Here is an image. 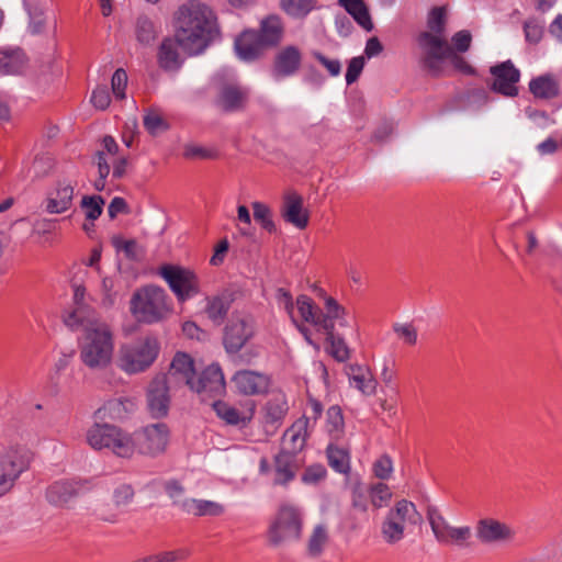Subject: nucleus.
<instances>
[{
    "label": "nucleus",
    "instance_id": "nucleus-21",
    "mask_svg": "<svg viewBox=\"0 0 562 562\" xmlns=\"http://www.w3.org/2000/svg\"><path fill=\"white\" fill-rule=\"evenodd\" d=\"M232 382L236 390L244 395H259L268 391L270 386V378L254 370H239L233 378Z\"/></svg>",
    "mask_w": 562,
    "mask_h": 562
},
{
    "label": "nucleus",
    "instance_id": "nucleus-64",
    "mask_svg": "<svg viewBox=\"0 0 562 562\" xmlns=\"http://www.w3.org/2000/svg\"><path fill=\"white\" fill-rule=\"evenodd\" d=\"M237 220L239 222V232L244 236H249L250 233V225H251V216L249 213V210L245 205H239L237 207Z\"/></svg>",
    "mask_w": 562,
    "mask_h": 562
},
{
    "label": "nucleus",
    "instance_id": "nucleus-32",
    "mask_svg": "<svg viewBox=\"0 0 562 562\" xmlns=\"http://www.w3.org/2000/svg\"><path fill=\"white\" fill-rule=\"evenodd\" d=\"M247 101V93L237 85L231 83L224 86L218 94V105L227 112L243 109Z\"/></svg>",
    "mask_w": 562,
    "mask_h": 562
},
{
    "label": "nucleus",
    "instance_id": "nucleus-18",
    "mask_svg": "<svg viewBox=\"0 0 562 562\" xmlns=\"http://www.w3.org/2000/svg\"><path fill=\"white\" fill-rule=\"evenodd\" d=\"M324 299V307L321 310L319 319L317 321V329L324 333L336 331V326L347 327L348 312L333 296L322 294Z\"/></svg>",
    "mask_w": 562,
    "mask_h": 562
},
{
    "label": "nucleus",
    "instance_id": "nucleus-7",
    "mask_svg": "<svg viewBox=\"0 0 562 562\" xmlns=\"http://www.w3.org/2000/svg\"><path fill=\"white\" fill-rule=\"evenodd\" d=\"M422 517L414 503L401 499L387 512L381 525V535L389 544L400 542L409 526H415Z\"/></svg>",
    "mask_w": 562,
    "mask_h": 562
},
{
    "label": "nucleus",
    "instance_id": "nucleus-41",
    "mask_svg": "<svg viewBox=\"0 0 562 562\" xmlns=\"http://www.w3.org/2000/svg\"><path fill=\"white\" fill-rule=\"evenodd\" d=\"M25 64L24 53L20 49L0 53V74L14 75L20 72Z\"/></svg>",
    "mask_w": 562,
    "mask_h": 562
},
{
    "label": "nucleus",
    "instance_id": "nucleus-17",
    "mask_svg": "<svg viewBox=\"0 0 562 562\" xmlns=\"http://www.w3.org/2000/svg\"><path fill=\"white\" fill-rule=\"evenodd\" d=\"M254 335V322L249 316L232 317L224 334V347L228 353L239 351Z\"/></svg>",
    "mask_w": 562,
    "mask_h": 562
},
{
    "label": "nucleus",
    "instance_id": "nucleus-12",
    "mask_svg": "<svg viewBox=\"0 0 562 562\" xmlns=\"http://www.w3.org/2000/svg\"><path fill=\"white\" fill-rule=\"evenodd\" d=\"M427 518L436 540L443 544L464 546L472 531L468 526L453 527L436 508H429Z\"/></svg>",
    "mask_w": 562,
    "mask_h": 562
},
{
    "label": "nucleus",
    "instance_id": "nucleus-3",
    "mask_svg": "<svg viewBox=\"0 0 562 562\" xmlns=\"http://www.w3.org/2000/svg\"><path fill=\"white\" fill-rule=\"evenodd\" d=\"M130 311L137 322L154 324L165 319L171 313L172 305L162 288L150 284L133 293Z\"/></svg>",
    "mask_w": 562,
    "mask_h": 562
},
{
    "label": "nucleus",
    "instance_id": "nucleus-27",
    "mask_svg": "<svg viewBox=\"0 0 562 562\" xmlns=\"http://www.w3.org/2000/svg\"><path fill=\"white\" fill-rule=\"evenodd\" d=\"M345 373L349 385L357 389L361 394L370 396L375 393L376 381L368 367L350 363L345 367Z\"/></svg>",
    "mask_w": 562,
    "mask_h": 562
},
{
    "label": "nucleus",
    "instance_id": "nucleus-19",
    "mask_svg": "<svg viewBox=\"0 0 562 562\" xmlns=\"http://www.w3.org/2000/svg\"><path fill=\"white\" fill-rule=\"evenodd\" d=\"M199 394L220 396L225 393L226 383L221 367L212 363L201 373L198 380H193L190 387Z\"/></svg>",
    "mask_w": 562,
    "mask_h": 562
},
{
    "label": "nucleus",
    "instance_id": "nucleus-53",
    "mask_svg": "<svg viewBox=\"0 0 562 562\" xmlns=\"http://www.w3.org/2000/svg\"><path fill=\"white\" fill-rule=\"evenodd\" d=\"M144 126L151 135H157L168 128L166 121L155 111H149L144 116Z\"/></svg>",
    "mask_w": 562,
    "mask_h": 562
},
{
    "label": "nucleus",
    "instance_id": "nucleus-59",
    "mask_svg": "<svg viewBox=\"0 0 562 562\" xmlns=\"http://www.w3.org/2000/svg\"><path fill=\"white\" fill-rule=\"evenodd\" d=\"M326 476V469L322 464H313L305 469L302 481L306 484H316Z\"/></svg>",
    "mask_w": 562,
    "mask_h": 562
},
{
    "label": "nucleus",
    "instance_id": "nucleus-48",
    "mask_svg": "<svg viewBox=\"0 0 562 562\" xmlns=\"http://www.w3.org/2000/svg\"><path fill=\"white\" fill-rule=\"evenodd\" d=\"M86 218L95 221L102 214L104 200L100 195H85L80 202Z\"/></svg>",
    "mask_w": 562,
    "mask_h": 562
},
{
    "label": "nucleus",
    "instance_id": "nucleus-29",
    "mask_svg": "<svg viewBox=\"0 0 562 562\" xmlns=\"http://www.w3.org/2000/svg\"><path fill=\"white\" fill-rule=\"evenodd\" d=\"M282 216L295 227L303 229L308 224V212L303 206L302 198L296 193H290L284 198Z\"/></svg>",
    "mask_w": 562,
    "mask_h": 562
},
{
    "label": "nucleus",
    "instance_id": "nucleus-33",
    "mask_svg": "<svg viewBox=\"0 0 562 562\" xmlns=\"http://www.w3.org/2000/svg\"><path fill=\"white\" fill-rule=\"evenodd\" d=\"M134 33L140 45L149 46L157 40L160 25L153 18L143 13L135 20Z\"/></svg>",
    "mask_w": 562,
    "mask_h": 562
},
{
    "label": "nucleus",
    "instance_id": "nucleus-15",
    "mask_svg": "<svg viewBox=\"0 0 562 562\" xmlns=\"http://www.w3.org/2000/svg\"><path fill=\"white\" fill-rule=\"evenodd\" d=\"M92 488L89 481L82 480H58L53 482L46 490V499L57 507H65L74 498L83 495Z\"/></svg>",
    "mask_w": 562,
    "mask_h": 562
},
{
    "label": "nucleus",
    "instance_id": "nucleus-43",
    "mask_svg": "<svg viewBox=\"0 0 562 562\" xmlns=\"http://www.w3.org/2000/svg\"><path fill=\"white\" fill-rule=\"evenodd\" d=\"M328 528L325 525H316L307 541V551L312 557H318L328 544Z\"/></svg>",
    "mask_w": 562,
    "mask_h": 562
},
{
    "label": "nucleus",
    "instance_id": "nucleus-44",
    "mask_svg": "<svg viewBox=\"0 0 562 562\" xmlns=\"http://www.w3.org/2000/svg\"><path fill=\"white\" fill-rule=\"evenodd\" d=\"M327 458L329 465L338 473L347 474L350 470L349 453L333 443L327 447Z\"/></svg>",
    "mask_w": 562,
    "mask_h": 562
},
{
    "label": "nucleus",
    "instance_id": "nucleus-55",
    "mask_svg": "<svg viewBox=\"0 0 562 562\" xmlns=\"http://www.w3.org/2000/svg\"><path fill=\"white\" fill-rule=\"evenodd\" d=\"M373 473L380 480H387L391 477L393 473V462L392 459L383 454L379 459H376L373 463Z\"/></svg>",
    "mask_w": 562,
    "mask_h": 562
},
{
    "label": "nucleus",
    "instance_id": "nucleus-26",
    "mask_svg": "<svg viewBox=\"0 0 562 562\" xmlns=\"http://www.w3.org/2000/svg\"><path fill=\"white\" fill-rule=\"evenodd\" d=\"M310 434V418H299L291 427H289L282 438L283 452L296 454L300 452Z\"/></svg>",
    "mask_w": 562,
    "mask_h": 562
},
{
    "label": "nucleus",
    "instance_id": "nucleus-38",
    "mask_svg": "<svg viewBox=\"0 0 562 562\" xmlns=\"http://www.w3.org/2000/svg\"><path fill=\"white\" fill-rule=\"evenodd\" d=\"M338 3L362 26L366 31L373 29L369 10L362 0H338Z\"/></svg>",
    "mask_w": 562,
    "mask_h": 562
},
{
    "label": "nucleus",
    "instance_id": "nucleus-46",
    "mask_svg": "<svg viewBox=\"0 0 562 562\" xmlns=\"http://www.w3.org/2000/svg\"><path fill=\"white\" fill-rule=\"evenodd\" d=\"M317 0H281V8L291 16L303 18L316 5Z\"/></svg>",
    "mask_w": 562,
    "mask_h": 562
},
{
    "label": "nucleus",
    "instance_id": "nucleus-60",
    "mask_svg": "<svg viewBox=\"0 0 562 562\" xmlns=\"http://www.w3.org/2000/svg\"><path fill=\"white\" fill-rule=\"evenodd\" d=\"M276 300H277L278 306L280 308H283L288 313V315L291 317L292 322L295 323V318L293 316L294 304H293V299H292V295L290 294V292H288L286 290H284L282 288L278 289L276 292Z\"/></svg>",
    "mask_w": 562,
    "mask_h": 562
},
{
    "label": "nucleus",
    "instance_id": "nucleus-50",
    "mask_svg": "<svg viewBox=\"0 0 562 562\" xmlns=\"http://www.w3.org/2000/svg\"><path fill=\"white\" fill-rule=\"evenodd\" d=\"M428 30L424 33H436L446 35V10L445 8H434L427 20Z\"/></svg>",
    "mask_w": 562,
    "mask_h": 562
},
{
    "label": "nucleus",
    "instance_id": "nucleus-5",
    "mask_svg": "<svg viewBox=\"0 0 562 562\" xmlns=\"http://www.w3.org/2000/svg\"><path fill=\"white\" fill-rule=\"evenodd\" d=\"M160 345L155 337H145L132 344L121 346L117 367L127 374L146 371L157 359Z\"/></svg>",
    "mask_w": 562,
    "mask_h": 562
},
{
    "label": "nucleus",
    "instance_id": "nucleus-6",
    "mask_svg": "<svg viewBox=\"0 0 562 562\" xmlns=\"http://www.w3.org/2000/svg\"><path fill=\"white\" fill-rule=\"evenodd\" d=\"M303 522L304 516L300 507L289 503L280 505L270 522L268 541L274 547L299 541L302 537Z\"/></svg>",
    "mask_w": 562,
    "mask_h": 562
},
{
    "label": "nucleus",
    "instance_id": "nucleus-57",
    "mask_svg": "<svg viewBox=\"0 0 562 562\" xmlns=\"http://www.w3.org/2000/svg\"><path fill=\"white\" fill-rule=\"evenodd\" d=\"M165 491L172 499V504L181 509V504L189 498L184 497V488L177 481H169L165 484Z\"/></svg>",
    "mask_w": 562,
    "mask_h": 562
},
{
    "label": "nucleus",
    "instance_id": "nucleus-58",
    "mask_svg": "<svg viewBox=\"0 0 562 562\" xmlns=\"http://www.w3.org/2000/svg\"><path fill=\"white\" fill-rule=\"evenodd\" d=\"M471 42H472L471 33L467 30H462V31L457 32L452 36V38H451L452 45H450V46L452 47L454 53L456 52L465 53L470 48Z\"/></svg>",
    "mask_w": 562,
    "mask_h": 562
},
{
    "label": "nucleus",
    "instance_id": "nucleus-51",
    "mask_svg": "<svg viewBox=\"0 0 562 562\" xmlns=\"http://www.w3.org/2000/svg\"><path fill=\"white\" fill-rule=\"evenodd\" d=\"M371 504L375 508L385 506L392 498L390 487L384 483H376L371 485L369 490Z\"/></svg>",
    "mask_w": 562,
    "mask_h": 562
},
{
    "label": "nucleus",
    "instance_id": "nucleus-45",
    "mask_svg": "<svg viewBox=\"0 0 562 562\" xmlns=\"http://www.w3.org/2000/svg\"><path fill=\"white\" fill-rule=\"evenodd\" d=\"M296 307L303 321L317 328L321 308L315 305L313 300L307 295H300L296 299Z\"/></svg>",
    "mask_w": 562,
    "mask_h": 562
},
{
    "label": "nucleus",
    "instance_id": "nucleus-35",
    "mask_svg": "<svg viewBox=\"0 0 562 562\" xmlns=\"http://www.w3.org/2000/svg\"><path fill=\"white\" fill-rule=\"evenodd\" d=\"M179 43L172 38H165L158 49V64L168 71H176L181 67V59L178 53Z\"/></svg>",
    "mask_w": 562,
    "mask_h": 562
},
{
    "label": "nucleus",
    "instance_id": "nucleus-2",
    "mask_svg": "<svg viewBox=\"0 0 562 562\" xmlns=\"http://www.w3.org/2000/svg\"><path fill=\"white\" fill-rule=\"evenodd\" d=\"M175 36L179 45L189 54H201L216 30L215 15L204 3L190 0L173 13Z\"/></svg>",
    "mask_w": 562,
    "mask_h": 562
},
{
    "label": "nucleus",
    "instance_id": "nucleus-9",
    "mask_svg": "<svg viewBox=\"0 0 562 562\" xmlns=\"http://www.w3.org/2000/svg\"><path fill=\"white\" fill-rule=\"evenodd\" d=\"M77 180L68 176L56 177L47 187L41 203L43 211L49 215H60L72 210Z\"/></svg>",
    "mask_w": 562,
    "mask_h": 562
},
{
    "label": "nucleus",
    "instance_id": "nucleus-47",
    "mask_svg": "<svg viewBox=\"0 0 562 562\" xmlns=\"http://www.w3.org/2000/svg\"><path fill=\"white\" fill-rule=\"evenodd\" d=\"M101 304L104 307H112L120 295V281L114 278L105 277L101 283Z\"/></svg>",
    "mask_w": 562,
    "mask_h": 562
},
{
    "label": "nucleus",
    "instance_id": "nucleus-1",
    "mask_svg": "<svg viewBox=\"0 0 562 562\" xmlns=\"http://www.w3.org/2000/svg\"><path fill=\"white\" fill-rule=\"evenodd\" d=\"M72 292V305L63 314L64 324L72 331L81 330L78 338L81 363L93 371L105 370L114 357V330L89 304L83 285L74 284Z\"/></svg>",
    "mask_w": 562,
    "mask_h": 562
},
{
    "label": "nucleus",
    "instance_id": "nucleus-16",
    "mask_svg": "<svg viewBox=\"0 0 562 562\" xmlns=\"http://www.w3.org/2000/svg\"><path fill=\"white\" fill-rule=\"evenodd\" d=\"M492 75L491 90L504 97L513 98L518 94L517 83L520 71L510 60L499 63L490 69Z\"/></svg>",
    "mask_w": 562,
    "mask_h": 562
},
{
    "label": "nucleus",
    "instance_id": "nucleus-24",
    "mask_svg": "<svg viewBox=\"0 0 562 562\" xmlns=\"http://www.w3.org/2000/svg\"><path fill=\"white\" fill-rule=\"evenodd\" d=\"M194 366L192 358L183 352H178L170 364V368L167 373L162 374L168 379L170 383H172L176 387L188 385L191 387V384L194 380Z\"/></svg>",
    "mask_w": 562,
    "mask_h": 562
},
{
    "label": "nucleus",
    "instance_id": "nucleus-20",
    "mask_svg": "<svg viewBox=\"0 0 562 562\" xmlns=\"http://www.w3.org/2000/svg\"><path fill=\"white\" fill-rule=\"evenodd\" d=\"M301 63V50L292 45L285 46L274 57L271 76L277 81L291 77L297 72Z\"/></svg>",
    "mask_w": 562,
    "mask_h": 562
},
{
    "label": "nucleus",
    "instance_id": "nucleus-22",
    "mask_svg": "<svg viewBox=\"0 0 562 562\" xmlns=\"http://www.w3.org/2000/svg\"><path fill=\"white\" fill-rule=\"evenodd\" d=\"M289 411L283 393H274L262 407V424L267 435H273L282 424Z\"/></svg>",
    "mask_w": 562,
    "mask_h": 562
},
{
    "label": "nucleus",
    "instance_id": "nucleus-39",
    "mask_svg": "<svg viewBox=\"0 0 562 562\" xmlns=\"http://www.w3.org/2000/svg\"><path fill=\"white\" fill-rule=\"evenodd\" d=\"M327 342V352L338 362H346L351 357V350L344 337L336 331L324 333Z\"/></svg>",
    "mask_w": 562,
    "mask_h": 562
},
{
    "label": "nucleus",
    "instance_id": "nucleus-14",
    "mask_svg": "<svg viewBox=\"0 0 562 562\" xmlns=\"http://www.w3.org/2000/svg\"><path fill=\"white\" fill-rule=\"evenodd\" d=\"M134 442L135 448L143 454L162 453L169 442V428L164 423L148 425L136 434Z\"/></svg>",
    "mask_w": 562,
    "mask_h": 562
},
{
    "label": "nucleus",
    "instance_id": "nucleus-25",
    "mask_svg": "<svg viewBox=\"0 0 562 562\" xmlns=\"http://www.w3.org/2000/svg\"><path fill=\"white\" fill-rule=\"evenodd\" d=\"M268 47L256 31H245L235 41V50L239 59L254 61L260 58Z\"/></svg>",
    "mask_w": 562,
    "mask_h": 562
},
{
    "label": "nucleus",
    "instance_id": "nucleus-8",
    "mask_svg": "<svg viewBox=\"0 0 562 562\" xmlns=\"http://www.w3.org/2000/svg\"><path fill=\"white\" fill-rule=\"evenodd\" d=\"M30 467L27 450L20 445L0 448V497L10 493Z\"/></svg>",
    "mask_w": 562,
    "mask_h": 562
},
{
    "label": "nucleus",
    "instance_id": "nucleus-11",
    "mask_svg": "<svg viewBox=\"0 0 562 562\" xmlns=\"http://www.w3.org/2000/svg\"><path fill=\"white\" fill-rule=\"evenodd\" d=\"M417 43L422 52V65L432 75H438L445 60L453 56V49L446 35L420 33Z\"/></svg>",
    "mask_w": 562,
    "mask_h": 562
},
{
    "label": "nucleus",
    "instance_id": "nucleus-54",
    "mask_svg": "<svg viewBox=\"0 0 562 562\" xmlns=\"http://www.w3.org/2000/svg\"><path fill=\"white\" fill-rule=\"evenodd\" d=\"M112 92L119 100L125 98V90L127 87V74L123 68H119L114 71L111 80Z\"/></svg>",
    "mask_w": 562,
    "mask_h": 562
},
{
    "label": "nucleus",
    "instance_id": "nucleus-13",
    "mask_svg": "<svg viewBox=\"0 0 562 562\" xmlns=\"http://www.w3.org/2000/svg\"><path fill=\"white\" fill-rule=\"evenodd\" d=\"M177 389L164 375H155L149 382L146 392L147 407L155 418L165 417L170 408L171 391Z\"/></svg>",
    "mask_w": 562,
    "mask_h": 562
},
{
    "label": "nucleus",
    "instance_id": "nucleus-31",
    "mask_svg": "<svg viewBox=\"0 0 562 562\" xmlns=\"http://www.w3.org/2000/svg\"><path fill=\"white\" fill-rule=\"evenodd\" d=\"M529 91L537 99H553L560 94V81L551 74L541 75L529 81Z\"/></svg>",
    "mask_w": 562,
    "mask_h": 562
},
{
    "label": "nucleus",
    "instance_id": "nucleus-63",
    "mask_svg": "<svg viewBox=\"0 0 562 562\" xmlns=\"http://www.w3.org/2000/svg\"><path fill=\"white\" fill-rule=\"evenodd\" d=\"M91 102L94 108L105 110L111 102L110 93L106 87H98L92 91Z\"/></svg>",
    "mask_w": 562,
    "mask_h": 562
},
{
    "label": "nucleus",
    "instance_id": "nucleus-52",
    "mask_svg": "<svg viewBox=\"0 0 562 562\" xmlns=\"http://www.w3.org/2000/svg\"><path fill=\"white\" fill-rule=\"evenodd\" d=\"M393 331L403 344L415 346L417 344L418 333L416 327L411 323H395Z\"/></svg>",
    "mask_w": 562,
    "mask_h": 562
},
{
    "label": "nucleus",
    "instance_id": "nucleus-36",
    "mask_svg": "<svg viewBox=\"0 0 562 562\" xmlns=\"http://www.w3.org/2000/svg\"><path fill=\"white\" fill-rule=\"evenodd\" d=\"M295 476L294 454L281 451L274 459V484L284 485Z\"/></svg>",
    "mask_w": 562,
    "mask_h": 562
},
{
    "label": "nucleus",
    "instance_id": "nucleus-10",
    "mask_svg": "<svg viewBox=\"0 0 562 562\" xmlns=\"http://www.w3.org/2000/svg\"><path fill=\"white\" fill-rule=\"evenodd\" d=\"M158 274L167 282L179 303H183L200 293V279L194 271L178 266L164 265Z\"/></svg>",
    "mask_w": 562,
    "mask_h": 562
},
{
    "label": "nucleus",
    "instance_id": "nucleus-49",
    "mask_svg": "<svg viewBox=\"0 0 562 562\" xmlns=\"http://www.w3.org/2000/svg\"><path fill=\"white\" fill-rule=\"evenodd\" d=\"M252 211H254V218L257 223L260 224V226L268 231L269 233H272L276 231V225L272 221L271 210L268 205L261 203V202H254L251 204Z\"/></svg>",
    "mask_w": 562,
    "mask_h": 562
},
{
    "label": "nucleus",
    "instance_id": "nucleus-61",
    "mask_svg": "<svg viewBox=\"0 0 562 562\" xmlns=\"http://www.w3.org/2000/svg\"><path fill=\"white\" fill-rule=\"evenodd\" d=\"M323 414V405L314 397H308L306 406V415L301 418H310V428H313Z\"/></svg>",
    "mask_w": 562,
    "mask_h": 562
},
{
    "label": "nucleus",
    "instance_id": "nucleus-42",
    "mask_svg": "<svg viewBox=\"0 0 562 562\" xmlns=\"http://www.w3.org/2000/svg\"><path fill=\"white\" fill-rule=\"evenodd\" d=\"M229 310V302L224 296H212L206 299L205 313L216 325L223 323Z\"/></svg>",
    "mask_w": 562,
    "mask_h": 562
},
{
    "label": "nucleus",
    "instance_id": "nucleus-40",
    "mask_svg": "<svg viewBox=\"0 0 562 562\" xmlns=\"http://www.w3.org/2000/svg\"><path fill=\"white\" fill-rule=\"evenodd\" d=\"M326 431L331 440H340L345 434V420L341 408L333 405L326 413Z\"/></svg>",
    "mask_w": 562,
    "mask_h": 562
},
{
    "label": "nucleus",
    "instance_id": "nucleus-62",
    "mask_svg": "<svg viewBox=\"0 0 562 562\" xmlns=\"http://www.w3.org/2000/svg\"><path fill=\"white\" fill-rule=\"evenodd\" d=\"M363 67H364V58L363 57H361V56L353 57L350 60L348 68H347V72H346L347 85L353 83L359 78Z\"/></svg>",
    "mask_w": 562,
    "mask_h": 562
},
{
    "label": "nucleus",
    "instance_id": "nucleus-23",
    "mask_svg": "<svg viewBox=\"0 0 562 562\" xmlns=\"http://www.w3.org/2000/svg\"><path fill=\"white\" fill-rule=\"evenodd\" d=\"M475 536L482 543H501L512 540L514 531L502 521L483 518L475 526Z\"/></svg>",
    "mask_w": 562,
    "mask_h": 562
},
{
    "label": "nucleus",
    "instance_id": "nucleus-30",
    "mask_svg": "<svg viewBox=\"0 0 562 562\" xmlns=\"http://www.w3.org/2000/svg\"><path fill=\"white\" fill-rule=\"evenodd\" d=\"M213 408L216 415L226 424L237 426L239 428L246 427L252 419L255 413L254 406L249 407L246 411H239L236 407L223 401L214 402Z\"/></svg>",
    "mask_w": 562,
    "mask_h": 562
},
{
    "label": "nucleus",
    "instance_id": "nucleus-28",
    "mask_svg": "<svg viewBox=\"0 0 562 562\" xmlns=\"http://www.w3.org/2000/svg\"><path fill=\"white\" fill-rule=\"evenodd\" d=\"M119 144L116 140L106 135L101 142V148L95 154V161L98 167L99 179L94 182V188L102 191L105 187V179L109 177V166L106 165V156H121Z\"/></svg>",
    "mask_w": 562,
    "mask_h": 562
},
{
    "label": "nucleus",
    "instance_id": "nucleus-34",
    "mask_svg": "<svg viewBox=\"0 0 562 562\" xmlns=\"http://www.w3.org/2000/svg\"><path fill=\"white\" fill-rule=\"evenodd\" d=\"M181 510L188 515L203 516H221L225 512L224 505L207 499L189 498L181 504Z\"/></svg>",
    "mask_w": 562,
    "mask_h": 562
},
{
    "label": "nucleus",
    "instance_id": "nucleus-56",
    "mask_svg": "<svg viewBox=\"0 0 562 562\" xmlns=\"http://www.w3.org/2000/svg\"><path fill=\"white\" fill-rule=\"evenodd\" d=\"M133 497L134 490L128 484H121L113 492V503L119 508L128 505Z\"/></svg>",
    "mask_w": 562,
    "mask_h": 562
},
{
    "label": "nucleus",
    "instance_id": "nucleus-4",
    "mask_svg": "<svg viewBox=\"0 0 562 562\" xmlns=\"http://www.w3.org/2000/svg\"><path fill=\"white\" fill-rule=\"evenodd\" d=\"M86 437L94 450L108 449L122 458H130L135 451L134 438L112 424L94 423L87 430Z\"/></svg>",
    "mask_w": 562,
    "mask_h": 562
},
{
    "label": "nucleus",
    "instance_id": "nucleus-37",
    "mask_svg": "<svg viewBox=\"0 0 562 562\" xmlns=\"http://www.w3.org/2000/svg\"><path fill=\"white\" fill-rule=\"evenodd\" d=\"M257 33L268 48L277 45L282 37V23L280 18L271 15L262 20L260 31Z\"/></svg>",
    "mask_w": 562,
    "mask_h": 562
}]
</instances>
